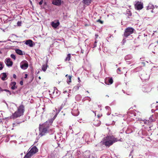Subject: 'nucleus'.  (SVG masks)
I'll return each instance as SVG.
<instances>
[{
	"label": "nucleus",
	"mask_w": 158,
	"mask_h": 158,
	"mask_svg": "<svg viewBox=\"0 0 158 158\" xmlns=\"http://www.w3.org/2000/svg\"><path fill=\"white\" fill-rule=\"evenodd\" d=\"M100 122L98 120H94L93 124L96 126H98L100 125Z\"/></svg>",
	"instance_id": "a211bd4d"
},
{
	"label": "nucleus",
	"mask_w": 158,
	"mask_h": 158,
	"mask_svg": "<svg viewBox=\"0 0 158 158\" xmlns=\"http://www.w3.org/2000/svg\"><path fill=\"white\" fill-rule=\"evenodd\" d=\"M50 126V125L47 122L42 125L40 124L39 127L40 132L39 135L42 136L45 135V134L49 132Z\"/></svg>",
	"instance_id": "f03ea898"
},
{
	"label": "nucleus",
	"mask_w": 158,
	"mask_h": 158,
	"mask_svg": "<svg viewBox=\"0 0 158 158\" xmlns=\"http://www.w3.org/2000/svg\"><path fill=\"white\" fill-rule=\"evenodd\" d=\"M134 31V29L132 27H127L125 30L123 36L125 37H127L133 33Z\"/></svg>",
	"instance_id": "39448f33"
},
{
	"label": "nucleus",
	"mask_w": 158,
	"mask_h": 158,
	"mask_svg": "<svg viewBox=\"0 0 158 158\" xmlns=\"http://www.w3.org/2000/svg\"><path fill=\"white\" fill-rule=\"evenodd\" d=\"M151 11H152V12H153V10H152Z\"/></svg>",
	"instance_id": "de8ad7c7"
},
{
	"label": "nucleus",
	"mask_w": 158,
	"mask_h": 158,
	"mask_svg": "<svg viewBox=\"0 0 158 158\" xmlns=\"http://www.w3.org/2000/svg\"><path fill=\"white\" fill-rule=\"evenodd\" d=\"M117 73L119 74H121L123 73L121 72V68H118L117 69Z\"/></svg>",
	"instance_id": "b1692460"
},
{
	"label": "nucleus",
	"mask_w": 158,
	"mask_h": 158,
	"mask_svg": "<svg viewBox=\"0 0 158 158\" xmlns=\"http://www.w3.org/2000/svg\"><path fill=\"white\" fill-rule=\"evenodd\" d=\"M97 22H99L101 24H103V21H102L100 19H99L97 20Z\"/></svg>",
	"instance_id": "a878e982"
},
{
	"label": "nucleus",
	"mask_w": 158,
	"mask_h": 158,
	"mask_svg": "<svg viewBox=\"0 0 158 158\" xmlns=\"http://www.w3.org/2000/svg\"><path fill=\"white\" fill-rule=\"evenodd\" d=\"M156 43L158 44V40L156 41Z\"/></svg>",
	"instance_id": "c03bdc74"
},
{
	"label": "nucleus",
	"mask_w": 158,
	"mask_h": 158,
	"mask_svg": "<svg viewBox=\"0 0 158 158\" xmlns=\"http://www.w3.org/2000/svg\"><path fill=\"white\" fill-rule=\"evenodd\" d=\"M0 66H1L0 67V70H1L3 68V67L2 66V64H1V63L0 62Z\"/></svg>",
	"instance_id": "c85d7f7f"
},
{
	"label": "nucleus",
	"mask_w": 158,
	"mask_h": 158,
	"mask_svg": "<svg viewBox=\"0 0 158 158\" xmlns=\"http://www.w3.org/2000/svg\"><path fill=\"white\" fill-rule=\"evenodd\" d=\"M135 8L137 10H140L143 8V3L139 1L136 2L135 5Z\"/></svg>",
	"instance_id": "423d86ee"
},
{
	"label": "nucleus",
	"mask_w": 158,
	"mask_h": 158,
	"mask_svg": "<svg viewBox=\"0 0 158 158\" xmlns=\"http://www.w3.org/2000/svg\"><path fill=\"white\" fill-rule=\"evenodd\" d=\"M96 39H97L98 36V35L97 34H96L95 35Z\"/></svg>",
	"instance_id": "4c0bfd02"
},
{
	"label": "nucleus",
	"mask_w": 158,
	"mask_h": 158,
	"mask_svg": "<svg viewBox=\"0 0 158 158\" xmlns=\"http://www.w3.org/2000/svg\"><path fill=\"white\" fill-rule=\"evenodd\" d=\"M78 80H79V82H80L81 81L80 78L79 77H78Z\"/></svg>",
	"instance_id": "ea45409f"
},
{
	"label": "nucleus",
	"mask_w": 158,
	"mask_h": 158,
	"mask_svg": "<svg viewBox=\"0 0 158 158\" xmlns=\"http://www.w3.org/2000/svg\"><path fill=\"white\" fill-rule=\"evenodd\" d=\"M94 0H83V3L87 5H89Z\"/></svg>",
	"instance_id": "dca6fc26"
},
{
	"label": "nucleus",
	"mask_w": 158,
	"mask_h": 158,
	"mask_svg": "<svg viewBox=\"0 0 158 158\" xmlns=\"http://www.w3.org/2000/svg\"><path fill=\"white\" fill-rule=\"evenodd\" d=\"M2 76L1 77V79L3 81L5 80H6V77H7V75H6V73H3L2 74Z\"/></svg>",
	"instance_id": "412c9836"
},
{
	"label": "nucleus",
	"mask_w": 158,
	"mask_h": 158,
	"mask_svg": "<svg viewBox=\"0 0 158 158\" xmlns=\"http://www.w3.org/2000/svg\"><path fill=\"white\" fill-rule=\"evenodd\" d=\"M39 78L40 79H41V77H40H40H39Z\"/></svg>",
	"instance_id": "79ce46f5"
},
{
	"label": "nucleus",
	"mask_w": 158,
	"mask_h": 158,
	"mask_svg": "<svg viewBox=\"0 0 158 158\" xmlns=\"http://www.w3.org/2000/svg\"><path fill=\"white\" fill-rule=\"evenodd\" d=\"M44 109H45L44 108H42V109H43V110H44Z\"/></svg>",
	"instance_id": "a18cd8bd"
},
{
	"label": "nucleus",
	"mask_w": 158,
	"mask_h": 158,
	"mask_svg": "<svg viewBox=\"0 0 158 158\" xmlns=\"http://www.w3.org/2000/svg\"><path fill=\"white\" fill-rule=\"evenodd\" d=\"M16 82L15 81L11 82L10 84V85L11 86V89L12 90H14L17 88V86H16Z\"/></svg>",
	"instance_id": "ddd939ff"
},
{
	"label": "nucleus",
	"mask_w": 158,
	"mask_h": 158,
	"mask_svg": "<svg viewBox=\"0 0 158 158\" xmlns=\"http://www.w3.org/2000/svg\"><path fill=\"white\" fill-rule=\"evenodd\" d=\"M52 4L56 6H59L61 4V1L60 0H53Z\"/></svg>",
	"instance_id": "9b49d317"
},
{
	"label": "nucleus",
	"mask_w": 158,
	"mask_h": 158,
	"mask_svg": "<svg viewBox=\"0 0 158 158\" xmlns=\"http://www.w3.org/2000/svg\"><path fill=\"white\" fill-rule=\"evenodd\" d=\"M150 121H149V120H148V121H147V120H146L145 121H144V123L145 124H148V123H150Z\"/></svg>",
	"instance_id": "c756f323"
},
{
	"label": "nucleus",
	"mask_w": 158,
	"mask_h": 158,
	"mask_svg": "<svg viewBox=\"0 0 158 158\" xmlns=\"http://www.w3.org/2000/svg\"><path fill=\"white\" fill-rule=\"evenodd\" d=\"M86 99L87 100H89V101H90L91 100V99L89 97H87L86 98Z\"/></svg>",
	"instance_id": "473e14b6"
},
{
	"label": "nucleus",
	"mask_w": 158,
	"mask_h": 158,
	"mask_svg": "<svg viewBox=\"0 0 158 158\" xmlns=\"http://www.w3.org/2000/svg\"><path fill=\"white\" fill-rule=\"evenodd\" d=\"M25 44L30 47H32L35 44L31 40H27L25 42Z\"/></svg>",
	"instance_id": "1a4fd4ad"
},
{
	"label": "nucleus",
	"mask_w": 158,
	"mask_h": 158,
	"mask_svg": "<svg viewBox=\"0 0 158 158\" xmlns=\"http://www.w3.org/2000/svg\"><path fill=\"white\" fill-rule=\"evenodd\" d=\"M24 110V106L23 105L19 106L14 113L10 116L11 118L15 119L23 115Z\"/></svg>",
	"instance_id": "7ed1b4c3"
},
{
	"label": "nucleus",
	"mask_w": 158,
	"mask_h": 158,
	"mask_svg": "<svg viewBox=\"0 0 158 158\" xmlns=\"http://www.w3.org/2000/svg\"><path fill=\"white\" fill-rule=\"evenodd\" d=\"M38 151V149L35 146L33 147L24 156L23 158H31V157L36 153Z\"/></svg>",
	"instance_id": "20e7f679"
},
{
	"label": "nucleus",
	"mask_w": 158,
	"mask_h": 158,
	"mask_svg": "<svg viewBox=\"0 0 158 158\" xmlns=\"http://www.w3.org/2000/svg\"><path fill=\"white\" fill-rule=\"evenodd\" d=\"M4 91H6V92H10V91L9 90H8V89H4Z\"/></svg>",
	"instance_id": "f704fd0d"
},
{
	"label": "nucleus",
	"mask_w": 158,
	"mask_h": 158,
	"mask_svg": "<svg viewBox=\"0 0 158 158\" xmlns=\"http://www.w3.org/2000/svg\"><path fill=\"white\" fill-rule=\"evenodd\" d=\"M5 62L7 66H11L13 64V62L10 58H7L5 60Z\"/></svg>",
	"instance_id": "6e6552de"
},
{
	"label": "nucleus",
	"mask_w": 158,
	"mask_h": 158,
	"mask_svg": "<svg viewBox=\"0 0 158 158\" xmlns=\"http://www.w3.org/2000/svg\"><path fill=\"white\" fill-rule=\"evenodd\" d=\"M72 113L74 116H77L79 114V112L77 109L75 108L73 109L72 111Z\"/></svg>",
	"instance_id": "9d476101"
},
{
	"label": "nucleus",
	"mask_w": 158,
	"mask_h": 158,
	"mask_svg": "<svg viewBox=\"0 0 158 158\" xmlns=\"http://www.w3.org/2000/svg\"><path fill=\"white\" fill-rule=\"evenodd\" d=\"M71 57V54H69L67 55V57L65 58V61H69L70 60Z\"/></svg>",
	"instance_id": "4be33fe9"
},
{
	"label": "nucleus",
	"mask_w": 158,
	"mask_h": 158,
	"mask_svg": "<svg viewBox=\"0 0 158 158\" xmlns=\"http://www.w3.org/2000/svg\"><path fill=\"white\" fill-rule=\"evenodd\" d=\"M10 57L14 60H15L16 59L15 56V55L13 54H12L10 55Z\"/></svg>",
	"instance_id": "393cba45"
},
{
	"label": "nucleus",
	"mask_w": 158,
	"mask_h": 158,
	"mask_svg": "<svg viewBox=\"0 0 158 158\" xmlns=\"http://www.w3.org/2000/svg\"><path fill=\"white\" fill-rule=\"evenodd\" d=\"M106 109H110V108L108 106H107L106 107Z\"/></svg>",
	"instance_id": "e433bc0d"
},
{
	"label": "nucleus",
	"mask_w": 158,
	"mask_h": 158,
	"mask_svg": "<svg viewBox=\"0 0 158 158\" xmlns=\"http://www.w3.org/2000/svg\"><path fill=\"white\" fill-rule=\"evenodd\" d=\"M20 123H14L13 124V127H15V126H18L19 125V124Z\"/></svg>",
	"instance_id": "bb28decb"
},
{
	"label": "nucleus",
	"mask_w": 158,
	"mask_h": 158,
	"mask_svg": "<svg viewBox=\"0 0 158 158\" xmlns=\"http://www.w3.org/2000/svg\"><path fill=\"white\" fill-rule=\"evenodd\" d=\"M27 76H28L27 74H25V77L24 78H26L27 77Z\"/></svg>",
	"instance_id": "c9c22d12"
},
{
	"label": "nucleus",
	"mask_w": 158,
	"mask_h": 158,
	"mask_svg": "<svg viewBox=\"0 0 158 158\" xmlns=\"http://www.w3.org/2000/svg\"><path fill=\"white\" fill-rule=\"evenodd\" d=\"M20 84L21 85H23V81H21L20 82Z\"/></svg>",
	"instance_id": "72a5a7b5"
},
{
	"label": "nucleus",
	"mask_w": 158,
	"mask_h": 158,
	"mask_svg": "<svg viewBox=\"0 0 158 158\" xmlns=\"http://www.w3.org/2000/svg\"><path fill=\"white\" fill-rule=\"evenodd\" d=\"M21 68L23 69H27L28 67V64L27 62L21 65Z\"/></svg>",
	"instance_id": "f3484780"
},
{
	"label": "nucleus",
	"mask_w": 158,
	"mask_h": 158,
	"mask_svg": "<svg viewBox=\"0 0 158 158\" xmlns=\"http://www.w3.org/2000/svg\"><path fill=\"white\" fill-rule=\"evenodd\" d=\"M97 40H96L95 41L94 43V48H95L97 47Z\"/></svg>",
	"instance_id": "cd10ccee"
},
{
	"label": "nucleus",
	"mask_w": 158,
	"mask_h": 158,
	"mask_svg": "<svg viewBox=\"0 0 158 158\" xmlns=\"http://www.w3.org/2000/svg\"><path fill=\"white\" fill-rule=\"evenodd\" d=\"M43 1H41L39 2V4L40 5H41L43 4Z\"/></svg>",
	"instance_id": "7c9ffc66"
},
{
	"label": "nucleus",
	"mask_w": 158,
	"mask_h": 158,
	"mask_svg": "<svg viewBox=\"0 0 158 158\" xmlns=\"http://www.w3.org/2000/svg\"><path fill=\"white\" fill-rule=\"evenodd\" d=\"M0 42H1V41H0Z\"/></svg>",
	"instance_id": "8fccbe9b"
},
{
	"label": "nucleus",
	"mask_w": 158,
	"mask_h": 158,
	"mask_svg": "<svg viewBox=\"0 0 158 158\" xmlns=\"http://www.w3.org/2000/svg\"><path fill=\"white\" fill-rule=\"evenodd\" d=\"M30 3L31 4H32V2H31V1L30 0Z\"/></svg>",
	"instance_id": "a19ab883"
},
{
	"label": "nucleus",
	"mask_w": 158,
	"mask_h": 158,
	"mask_svg": "<svg viewBox=\"0 0 158 158\" xmlns=\"http://www.w3.org/2000/svg\"><path fill=\"white\" fill-rule=\"evenodd\" d=\"M82 137V136L80 134L78 133L77 134H76L73 136V140L75 142H78L80 141V139Z\"/></svg>",
	"instance_id": "0eeeda50"
},
{
	"label": "nucleus",
	"mask_w": 158,
	"mask_h": 158,
	"mask_svg": "<svg viewBox=\"0 0 158 158\" xmlns=\"http://www.w3.org/2000/svg\"><path fill=\"white\" fill-rule=\"evenodd\" d=\"M65 76L67 78V83L69 84L71 82L72 76L70 75H68V74H67Z\"/></svg>",
	"instance_id": "2eb2a0df"
},
{
	"label": "nucleus",
	"mask_w": 158,
	"mask_h": 158,
	"mask_svg": "<svg viewBox=\"0 0 158 158\" xmlns=\"http://www.w3.org/2000/svg\"><path fill=\"white\" fill-rule=\"evenodd\" d=\"M13 77L14 78L16 79L17 77L16 75L15 74H14L13 75Z\"/></svg>",
	"instance_id": "2f4dec72"
},
{
	"label": "nucleus",
	"mask_w": 158,
	"mask_h": 158,
	"mask_svg": "<svg viewBox=\"0 0 158 158\" xmlns=\"http://www.w3.org/2000/svg\"><path fill=\"white\" fill-rule=\"evenodd\" d=\"M98 117H100V116H99V115H98Z\"/></svg>",
	"instance_id": "49530a36"
},
{
	"label": "nucleus",
	"mask_w": 158,
	"mask_h": 158,
	"mask_svg": "<svg viewBox=\"0 0 158 158\" xmlns=\"http://www.w3.org/2000/svg\"><path fill=\"white\" fill-rule=\"evenodd\" d=\"M48 67V66L47 65V63L43 65L42 67V69L43 71L45 72L46 71L47 67Z\"/></svg>",
	"instance_id": "6ab92c4d"
},
{
	"label": "nucleus",
	"mask_w": 158,
	"mask_h": 158,
	"mask_svg": "<svg viewBox=\"0 0 158 158\" xmlns=\"http://www.w3.org/2000/svg\"><path fill=\"white\" fill-rule=\"evenodd\" d=\"M118 141H121L120 139H118L113 135H109L103 139L102 143L103 145L109 147L113 145L114 143Z\"/></svg>",
	"instance_id": "f257e3e1"
},
{
	"label": "nucleus",
	"mask_w": 158,
	"mask_h": 158,
	"mask_svg": "<svg viewBox=\"0 0 158 158\" xmlns=\"http://www.w3.org/2000/svg\"><path fill=\"white\" fill-rule=\"evenodd\" d=\"M41 1H43V0H41Z\"/></svg>",
	"instance_id": "09e8293b"
},
{
	"label": "nucleus",
	"mask_w": 158,
	"mask_h": 158,
	"mask_svg": "<svg viewBox=\"0 0 158 158\" xmlns=\"http://www.w3.org/2000/svg\"><path fill=\"white\" fill-rule=\"evenodd\" d=\"M0 90L1 91H3L4 90L2 89V88L1 87H0Z\"/></svg>",
	"instance_id": "58836bf2"
},
{
	"label": "nucleus",
	"mask_w": 158,
	"mask_h": 158,
	"mask_svg": "<svg viewBox=\"0 0 158 158\" xmlns=\"http://www.w3.org/2000/svg\"><path fill=\"white\" fill-rule=\"evenodd\" d=\"M2 52L0 51V54H2Z\"/></svg>",
	"instance_id": "37998d69"
},
{
	"label": "nucleus",
	"mask_w": 158,
	"mask_h": 158,
	"mask_svg": "<svg viewBox=\"0 0 158 158\" xmlns=\"http://www.w3.org/2000/svg\"><path fill=\"white\" fill-rule=\"evenodd\" d=\"M16 52L18 54L20 55H23V52L21 50L17 49L15 50Z\"/></svg>",
	"instance_id": "aec40b11"
},
{
	"label": "nucleus",
	"mask_w": 158,
	"mask_h": 158,
	"mask_svg": "<svg viewBox=\"0 0 158 158\" xmlns=\"http://www.w3.org/2000/svg\"><path fill=\"white\" fill-rule=\"evenodd\" d=\"M56 21L57 22L56 23H55L54 22H52L51 25L53 27L55 28H57V27L60 25L59 21L58 20H57Z\"/></svg>",
	"instance_id": "f8f14e48"
},
{
	"label": "nucleus",
	"mask_w": 158,
	"mask_h": 158,
	"mask_svg": "<svg viewBox=\"0 0 158 158\" xmlns=\"http://www.w3.org/2000/svg\"><path fill=\"white\" fill-rule=\"evenodd\" d=\"M108 82L106 81H105V84L107 85H109L112 84L113 82V80L112 77L109 78L108 80Z\"/></svg>",
	"instance_id": "4468645a"
},
{
	"label": "nucleus",
	"mask_w": 158,
	"mask_h": 158,
	"mask_svg": "<svg viewBox=\"0 0 158 158\" xmlns=\"http://www.w3.org/2000/svg\"><path fill=\"white\" fill-rule=\"evenodd\" d=\"M149 120L150 123L153 122V121H155V118H154L153 115L151 116L149 118Z\"/></svg>",
	"instance_id": "5701e85b"
}]
</instances>
